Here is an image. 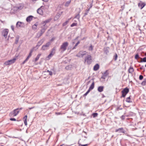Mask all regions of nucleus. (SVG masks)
Here are the masks:
<instances>
[{
  "instance_id": "36",
  "label": "nucleus",
  "mask_w": 146,
  "mask_h": 146,
  "mask_svg": "<svg viewBox=\"0 0 146 146\" xmlns=\"http://www.w3.org/2000/svg\"><path fill=\"white\" fill-rule=\"evenodd\" d=\"M46 28H45L44 27L42 28L40 30V33L43 34L45 31Z\"/></svg>"
},
{
  "instance_id": "25",
  "label": "nucleus",
  "mask_w": 146,
  "mask_h": 146,
  "mask_svg": "<svg viewBox=\"0 0 146 146\" xmlns=\"http://www.w3.org/2000/svg\"><path fill=\"white\" fill-rule=\"evenodd\" d=\"M131 96H130L129 97L126 98L125 99V101L128 103L131 102H132L131 101Z\"/></svg>"
},
{
  "instance_id": "6",
  "label": "nucleus",
  "mask_w": 146,
  "mask_h": 146,
  "mask_svg": "<svg viewBox=\"0 0 146 146\" xmlns=\"http://www.w3.org/2000/svg\"><path fill=\"white\" fill-rule=\"evenodd\" d=\"M56 48V46L54 47L52 49L50 54L48 55V58L51 57L55 53V51Z\"/></svg>"
},
{
  "instance_id": "10",
  "label": "nucleus",
  "mask_w": 146,
  "mask_h": 146,
  "mask_svg": "<svg viewBox=\"0 0 146 146\" xmlns=\"http://www.w3.org/2000/svg\"><path fill=\"white\" fill-rule=\"evenodd\" d=\"M145 5V3L142 1H140V3H138V6L141 9H142Z\"/></svg>"
},
{
  "instance_id": "23",
  "label": "nucleus",
  "mask_w": 146,
  "mask_h": 146,
  "mask_svg": "<svg viewBox=\"0 0 146 146\" xmlns=\"http://www.w3.org/2000/svg\"><path fill=\"white\" fill-rule=\"evenodd\" d=\"M141 59L142 60L141 61H139V60H137V62H146V57H144L143 58H141Z\"/></svg>"
},
{
  "instance_id": "30",
  "label": "nucleus",
  "mask_w": 146,
  "mask_h": 146,
  "mask_svg": "<svg viewBox=\"0 0 146 146\" xmlns=\"http://www.w3.org/2000/svg\"><path fill=\"white\" fill-rule=\"evenodd\" d=\"M141 57H140L139 54L138 53H137L135 56V58L137 60H138V58H140L141 59Z\"/></svg>"
},
{
  "instance_id": "49",
  "label": "nucleus",
  "mask_w": 146,
  "mask_h": 146,
  "mask_svg": "<svg viewBox=\"0 0 146 146\" xmlns=\"http://www.w3.org/2000/svg\"><path fill=\"white\" fill-rule=\"evenodd\" d=\"M86 51H84L83 52V53L81 54V57H83L84 55L86 54Z\"/></svg>"
},
{
  "instance_id": "34",
  "label": "nucleus",
  "mask_w": 146,
  "mask_h": 146,
  "mask_svg": "<svg viewBox=\"0 0 146 146\" xmlns=\"http://www.w3.org/2000/svg\"><path fill=\"white\" fill-rule=\"evenodd\" d=\"M90 90L89 89H88L86 92L83 95V97H85V98L86 96L87 95V94L90 92Z\"/></svg>"
},
{
  "instance_id": "21",
  "label": "nucleus",
  "mask_w": 146,
  "mask_h": 146,
  "mask_svg": "<svg viewBox=\"0 0 146 146\" xmlns=\"http://www.w3.org/2000/svg\"><path fill=\"white\" fill-rule=\"evenodd\" d=\"M24 7V5L23 4H19L16 7L17 9L21 10Z\"/></svg>"
},
{
  "instance_id": "37",
  "label": "nucleus",
  "mask_w": 146,
  "mask_h": 146,
  "mask_svg": "<svg viewBox=\"0 0 146 146\" xmlns=\"http://www.w3.org/2000/svg\"><path fill=\"white\" fill-rule=\"evenodd\" d=\"M94 46H93L91 44L90 46L89 47L88 50L89 51H92L93 50V48Z\"/></svg>"
},
{
  "instance_id": "39",
  "label": "nucleus",
  "mask_w": 146,
  "mask_h": 146,
  "mask_svg": "<svg viewBox=\"0 0 146 146\" xmlns=\"http://www.w3.org/2000/svg\"><path fill=\"white\" fill-rule=\"evenodd\" d=\"M70 19H68V20L66 21V22L63 23L62 24L63 27L65 26L68 24Z\"/></svg>"
},
{
  "instance_id": "57",
  "label": "nucleus",
  "mask_w": 146,
  "mask_h": 146,
  "mask_svg": "<svg viewBox=\"0 0 146 146\" xmlns=\"http://www.w3.org/2000/svg\"><path fill=\"white\" fill-rule=\"evenodd\" d=\"M49 73L50 75L52 76V72L51 71H50Z\"/></svg>"
},
{
  "instance_id": "61",
  "label": "nucleus",
  "mask_w": 146,
  "mask_h": 146,
  "mask_svg": "<svg viewBox=\"0 0 146 146\" xmlns=\"http://www.w3.org/2000/svg\"><path fill=\"white\" fill-rule=\"evenodd\" d=\"M125 117H129L130 116H131V115L130 114H128V115H125Z\"/></svg>"
},
{
  "instance_id": "43",
  "label": "nucleus",
  "mask_w": 146,
  "mask_h": 146,
  "mask_svg": "<svg viewBox=\"0 0 146 146\" xmlns=\"http://www.w3.org/2000/svg\"><path fill=\"white\" fill-rule=\"evenodd\" d=\"M77 25V23H73L72 24L70 25V27H73L74 26H76Z\"/></svg>"
},
{
  "instance_id": "26",
  "label": "nucleus",
  "mask_w": 146,
  "mask_h": 146,
  "mask_svg": "<svg viewBox=\"0 0 146 146\" xmlns=\"http://www.w3.org/2000/svg\"><path fill=\"white\" fill-rule=\"evenodd\" d=\"M41 55V54H38L37 55V56L35 58L34 61V62H36L37 60H38L40 58V56Z\"/></svg>"
},
{
  "instance_id": "14",
  "label": "nucleus",
  "mask_w": 146,
  "mask_h": 146,
  "mask_svg": "<svg viewBox=\"0 0 146 146\" xmlns=\"http://www.w3.org/2000/svg\"><path fill=\"white\" fill-rule=\"evenodd\" d=\"M51 19H49L47 20H46L45 21L42 22V24H44L43 26L44 27L46 24L47 23H49L51 21Z\"/></svg>"
},
{
  "instance_id": "42",
  "label": "nucleus",
  "mask_w": 146,
  "mask_h": 146,
  "mask_svg": "<svg viewBox=\"0 0 146 146\" xmlns=\"http://www.w3.org/2000/svg\"><path fill=\"white\" fill-rule=\"evenodd\" d=\"M71 67H71V66L68 65V66H66L65 67V68L66 70H70L71 69Z\"/></svg>"
},
{
  "instance_id": "44",
  "label": "nucleus",
  "mask_w": 146,
  "mask_h": 146,
  "mask_svg": "<svg viewBox=\"0 0 146 146\" xmlns=\"http://www.w3.org/2000/svg\"><path fill=\"white\" fill-rule=\"evenodd\" d=\"M35 47H33L30 50V52H29L30 53L32 54L34 50H35Z\"/></svg>"
},
{
  "instance_id": "46",
  "label": "nucleus",
  "mask_w": 146,
  "mask_h": 146,
  "mask_svg": "<svg viewBox=\"0 0 146 146\" xmlns=\"http://www.w3.org/2000/svg\"><path fill=\"white\" fill-rule=\"evenodd\" d=\"M42 34L41 33H38L37 34V37L38 38L40 37L42 35Z\"/></svg>"
},
{
  "instance_id": "62",
  "label": "nucleus",
  "mask_w": 146,
  "mask_h": 146,
  "mask_svg": "<svg viewBox=\"0 0 146 146\" xmlns=\"http://www.w3.org/2000/svg\"><path fill=\"white\" fill-rule=\"evenodd\" d=\"M55 39V38L54 37L52 38L50 40V41H53Z\"/></svg>"
},
{
  "instance_id": "32",
  "label": "nucleus",
  "mask_w": 146,
  "mask_h": 146,
  "mask_svg": "<svg viewBox=\"0 0 146 146\" xmlns=\"http://www.w3.org/2000/svg\"><path fill=\"white\" fill-rule=\"evenodd\" d=\"M141 84L143 86L146 85V78L144 79V80L141 83Z\"/></svg>"
},
{
  "instance_id": "7",
  "label": "nucleus",
  "mask_w": 146,
  "mask_h": 146,
  "mask_svg": "<svg viewBox=\"0 0 146 146\" xmlns=\"http://www.w3.org/2000/svg\"><path fill=\"white\" fill-rule=\"evenodd\" d=\"M50 45V42H49L46 43L45 45H42L41 48V49L42 50H45L48 49V48Z\"/></svg>"
},
{
  "instance_id": "53",
  "label": "nucleus",
  "mask_w": 146,
  "mask_h": 146,
  "mask_svg": "<svg viewBox=\"0 0 146 146\" xmlns=\"http://www.w3.org/2000/svg\"><path fill=\"white\" fill-rule=\"evenodd\" d=\"M80 41H78V42L76 43V44H75V46H77L79 44H80Z\"/></svg>"
},
{
  "instance_id": "51",
  "label": "nucleus",
  "mask_w": 146,
  "mask_h": 146,
  "mask_svg": "<svg viewBox=\"0 0 146 146\" xmlns=\"http://www.w3.org/2000/svg\"><path fill=\"white\" fill-rule=\"evenodd\" d=\"M88 144H86L84 145H82L81 144H79V146H87L88 145Z\"/></svg>"
},
{
  "instance_id": "15",
  "label": "nucleus",
  "mask_w": 146,
  "mask_h": 146,
  "mask_svg": "<svg viewBox=\"0 0 146 146\" xmlns=\"http://www.w3.org/2000/svg\"><path fill=\"white\" fill-rule=\"evenodd\" d=\"M100 68L99 65L98 64H96L95 65L93 68V70L94 71L98 70Z\"/></svg>"
},
{
  "instance_id": "22",
  "label": "nucleus",
  "mask_w": 146,
  "mask_h": 146,
  "mask_svg": "<svg viewBox=\"0 0 146 146\" xmlns=\"http://www.w3.org/2000/svg\"><path fill=\"white\" fill-rule=\"evenodd\" d=\"M94 87V82H93L90 85L88 89L90 91L93 89Z\"/></svg>"
},
{
  "instance_id": "56",
  "label": "nucleus",
  "mask_w": 146,
  "mask_h": 146,
  "mask_svg": "<svg viewBox=\"0 0 146 146\" xmlns=\"http://www.w3.org/2000/svg\"><path fill=\"white\" fill-rule=\"evenodd\" d=\"M23 109V108H17L16 109H18L17 110H19V111L20 110H22Z\"/></svg>"
},
{
  "instance_id": "31",
  "label": "nucleus",
  "mask_w": 146,
  "mask_h": 146,
  "mask_svg": "<svg viewBox=\"0 0 146 146\" xmlns=\"http://www.w3.org/2000/svg\"><path fill=\"white\" fill-rule=\"evenodd\" d=\"M81 11L80 10H80L78 12V13L76 15V16L74 17V18H76L78 19H79L80 18V12Z\"/></svg>"
},
{
  "instance_id": "63",
  "label": "nucleus",
  "mask_w": 146,
  "mask_h": 146,
  "mask_svg": "<svg viewBox=\"0 0 146 146\" xmlns=\"http://www.w3.org/2000/svg\"><path fill=\"white\" fill-rule=\"evenodd\" d=\"M26 62L24 60V61H23L22 63V64H25V63Z\"/></svg>"
},
{
  "instance_id": "16",
  "label": "nucleus",
  "mask_w": 146,
  "mask_h": 146,
  "mask_svg": "<svg viewBox=\"0 0 146 146\" xmlns=\"http://www.w3.org/2000/svg\"><path fill=\"white\" fill-rule=\"evenodd\" d=\"M109 47H107L105 48L104 49V53L106 55H108V53L109 52Z\"/></svg>"
},
{
  "instance_id": "28",
  "label": "nucleus",
  "mask_w": 146,
  "mask_h": 146,
  "mask_svg": "<svg viewBox=\"0 0 146 146\" xmlns=\"http://www.w3.org/2000/svg\"><path fill=\"white\" fill-rule=\"evenodd\" d=\"M105 77H106L105 76H104L102 74V76L101 77V78L100 79V81L101 82H104L105 81Z\"/></svg>"
},
{
  "instance_id": "58",
  "label": "nucleus",
  "mask_w": 146,
  "mask_h": 146,
  "mask_svg": "<svg viewBox=\"0 0 146 146\" xmlns=\"http://www.w3.org/2000/svg\"><path fill=\"white\" fill-rule=\"evenodd\" d=\"M38 23L37 22H36L35 24H34L33 26H37L38 25Z\"/></svg>"
},
{
  "instance_id": "29",
  "label": "nucleus",
  "mask_w": 146,
  "mask_h": 146,
  "mask_svg": "<svg viewBox=\"0 0 146 146\" xmlns=\"http://www.w3.org/2000/svg\"><path fill=\"white\" fill-rule=\"evenodd\" d=\"M109 74V73L108 72V70H106L105 72L103 73H102V74L105 76H107Z\"/></svg>"
},
{
  "instance_id": "3",
  "label": "nucleus",
  "mask_w": 146,
  "mask_h": 146,
  "mask_svg": "<svg viewBox=\"0 0 146 146\" xmlns=\"http://www.w3.org/2000/svg\"><path fill=\"white\" fill-rule=\"evenodd\" d=\"M68 43L67 42L63 43L61 45L60 49L63 50V51H65L67 47L68 46Z\"/></svg>"
},
{
  "instance_id": "38",
  "label": "nucleus",
  "mask_w": 146,
  "mask_h": 146,
  "mask_svg": "<svg viewBox=\"0 0 146 146\" xmlns=\"http://www.w3.org/2000/svg\"><path fill=\"white\" fill-rule=\"evenodd\" d=\"M117 57L118 56L117 54L116 53H115V55L113 56V59L115 61H116L117 60Z\"/></svg>"
},
{
  "instance_id": "18",
  "label": "nucleus",
  "mask_w": 146,
  "mask_h": 146,
  "mask_svg": "<svg viewBox=\"0 0 146 146\" xmlns=\"http://www.w3.org/2000/svg\"><path fill=\"white\" fill-rule=\"evenodd\" d=\"M27 115H25L23 117V120L24 121V123L26 126H27Z\"/></svg>"
},
{
  "instance_id": "13",
  "label": "nucleus",
  "mask_w": 146,
  "mask_h": 146,
  "mask_svg": "<svg viewBox=\"0 0 146 146\" xmlns=\"http://www.w3.org/2000/svg\"><path fill=\"white\" fill-rule=\"evenodd\" d=\"M104 87L103 86H100L98 87L97 90L100 92H102L104 90Z\"/></svg>"
},
{
  "instance_id": "48",
  "label": "nucleus",
  "mask_w": 146,
  "mask_h": 146,
  "mask_svg": "<svg viewBox=\"0 0 146 146\" xmlns=\"http://www.w3.org/2000/svg\"><path fill=\"white\" fill-rule=\"evenodd\" d=\"M139 69L141 70L143 69L144 70H143V72L145 71V68L143 66H141L139 68Z\"/></svg>"
},
{
  "instance_id": "4",
  "label": "nucleus",
  "mask_w": 146,
  "mask_h": 146,
  "mask_svg": "<svg viewBox=\"0 0 146 146\" xmlns=\"http://www.w3.org/2000/svg\"><path fill=\"white\" fill-rule=\"evenodd\" d=\"M16 60L15 58H14L13 59L5 61L4 64L6 65H9L13 64L14 63Z\"/></svg>"
},
{
  "instance_id": "33",
  "label": "nucleus",
  "mask_w": 146,
  "mask_h": 146,
  "mask_svg": "<svg viewBox=\"0 0 146 146\" xmlns=\"http://www.w3.org/2000/svg\"><path fill=\"white\" fill-rule=\"evenodd\" d=\"M19 36H17L16 37V39H15V44H17L18 43V41L19 40Z\"/></svg>"
},
{
  "instance_id": "50",
  "label": "nucleus",
  "mask_w": 146,
  "mask_h": 146,
  "mask_svg": "<svg viewBox=\"0 0 146 146\" xmlns=\"http://www.w3.org/2000/svg\"><path fill=\"white\" fill-rule=\"evenodd\" d=\"M88 12H88L85 10V12L84 13V15L83 16V17H85V16H86V15H87L88 14Z\"/></svg>"
},
{
  "instance_id": "41",
  "label": "nucleus",
  "mask_w": 146,
  "mask_h": 146,
  "mask_svg": "<svg viewBox=\"0 0 146 146\" xmlns=\"http://www.w3.org/2000/svg\"><path fill=\"white\" fill-rule=\"evenodd\" d=\"M125 116L124 115H122L120 117V118L122 120H124L125 119Z\"/></svg>"
},
{
  "instance_id": "17",
  "label": "nucleus",
  "mask_w": 146,
  "mask_h": 146,
  "mask_svg": "<svg viewBox=\"0 0 146 146\" xmlns=\"http://www.w3.org/2000/svg\"><path fill=\"white\" fill-rule=\"evenodd\" d=\"M18 109H15L13 111V116H16L19 113V111L17 110Z\"/></svg>"
},
{
  "instance_id": "11",
  "label": "nucleus",
  "mask_w": 146,
  "mask_h": 146,
  "mask_svg": "<svg viewBox=\"0 0 146 146\" xmlns=\"http://www.w3.org/2000/svg\"><path fill=\"white\" fill-rule=\"evenodd\" d=\"M9 120L11 121H20L21 122V125H20L21 126H22L23 125V123L22 122V120H17L16 119L14 118H10Z\"/></svg>"
},
{
  "instance_id": "24",
  "label": "nucleus",
  "mask_w": 146,
  "mask_h": 146,
  "mask_svg": "<svg viewBox=\"0 0 146 146\" xmlns=\"http://www.w3.org/2000/svg\"><path fill=\"white\" fill-rule=\"evenodd\" d=\"M128 72L129 73H131L134 71V69L133 67L130 66L128 70Z\"/></svg>"
},
{
  "instance_id": "64",
  "label": "nucleus",
  "mask_w": 146,
  "mask_h": 146,
  "mask_svg": "<svg viewBox=\"0 0 146 146\" xmlns=\"http://www.w3.org/2000/svg\"><path fill=\"white\" fill-rule=\"evenodd\" d=\"M90 9L89 8L88 9H86V10L89 12L90 10Z\"/></svg>"
},
{
  "instance_id": "60",
  "label": "nucleus",
  "mask_w": 146,
  "mask_h": 146,
  "mask_svg": "<svg viewBox=\"0 0 146 146\" xmlns=\"http://www.w3.org/2000/svg\"><path fill=\"white\" fill-rule=\"evenodd\" d=\"M44 6H42L39 8H40V9H44Z\"/></svg>"
},
{
  "instance_id": "20",
  "label": "nucleus",
  "mask_w": 146,
  "mask_h": 146,
  "mask_svg": "<svg viewBox=\"0 0 146 146\" xmlns=\"http://www.w3.org/2000/svg\"><path fill=\"white\" fill-rule=\"evenodd\" d=\"M22 24H23V23L21 22L18 21L17 23H16V26L17 27H23V25Z\"/></svg>"
},
{
  "instance_id": "19",
  "label": "nucleus",
  "mask_w": 146,
  "mask_h": 146,
  "mask_svg": "<svg viewBox=\"0 0 146 146\" xmlns=\"http://www.w3.org/2000/svg\"><path fill=\"white\" fill-rule=\"evenodd\" d=\"M37 12L40 15H43V11L40 8H38L37 10Z\"/></svg>"
},
{
  "instance_id": "5",
  "label": "nucleus",
  "mask_w": 146,
  "mask_h": 146,
  "mask_svg": "<svg viewBox=\"0 0 146 146\" xmlns=\"http://www.w3.org/2000/svg\"><path fill=\"white\" fill-rule=\"evenodd\" d=\"M9 31L8 29H4L2 32V35L5 37L6 38L7 37V34L9 33Z\"/></svg>"
},
{
  "instance_id": "45",
  "label": "nucleus",
  "mask_w": 146,
  "mask_h": 146,
  "mask_svg": "<svg viewBox=\"0 0 146 146\" xmlns=\"http://www.w3.org/2000/svg\"><path fill=\"white\" fill-rule=\"evenodd\" d=\"M35 47H33L30 50V52H29L30 53L32 54L34 50H35Z\"/></svg>"
},
{
  "instance_id": "35",
  "label": "nucleus",
  "mask_w": 146,
  "mask_h": 146,
  "mask_svg": "<svg viewBox=\"0 0 146 146\" xmlns=\"http://www.w3.org/2000/svg\"><path fill=\"white\" fill-rule=\"evenodd\" d=\"M98 115V113H92V116L94 118L96 117Z\"/></svg>"
},
{
  "instance_id": "54",
  "label": "nucleus",
  "mask_w": 146,
  "mask_h": 146,
  "mask_svg": "<svg viewBox=\"0 0 146 146\" xmlns=\"http://www.w3.org/2000/svg\"><path fill=\"white\" fill-rule=\"evenodd\" d=\"M92 6V3H90L89 4V7L90 9H91Z\"/></svg>"
},
{
  "instance_id": "27",
  "label": "nucleus",
  "mask_w": 146,
  "mask_h": 146,
  "mask_svg": "<svg viewBox=\"0 0 146 146\" xmlns=\"http://www.w3.org/2000/svg\"><path fill=\"white\" fill-rule=\"evenodd\" d=\"M71 0H69L67 1H66L65 3L64 6L65 7H68L70 5L71 2Z\"/></svg>"
},
{
  "instance_id": "12",
  "label": "nucleus",
  "mask_w": 146,
  "mask_h": 146,
  "mask_svg": "<svg viewBox=\"0 0 146 146\" xmlns=\"http://www.w3.org/2000/svg\"><path fill=\"white\" fill-rule=\"evenodd\" d=\"M34 17L32 15H30L28 16L26 19V21L27 22H30Z\"/></svg>"
},
{
  "instance_id": "47",
  "label": "nucleus",
  "mask_w": 146,
  "mask_h": 146,
  "mask_svg": "<svg viewBox=\"0 0 146 146\" xmlns=\"http://www.w3.org/2000/svg\"><path fill=\"white\" fill-rule=\"evenodd\" d=\"M143 77L142 75H141L139 76V79L140 80H142L143 79Z\"/></svg>"
},
{
  "instance_id": "2",
  "label": "nucleus",
  "mask_w": 146,
  "mask_h": 146,
  "mask_svg": "<svg viewBox=\"0 0 146 146\" xmlns=\"http://www.w3.org/2000/svg\"><path fill=\"white\" fill-rule=\"evenodd\" d=\"M87 56L84 59L85 62L87 61L88 64H90L92 62V56L90 55H87Z\"/></svg>"
},
{
  "instance_id": "1",
  "label": "nucleus",
  "mask_w": 146,
  "mask_h": 146,
  "mask_svg": "<svg viewBox=\"0 0 146 146\" xmlns=\"http://www.w3.org/2000/svg\"><path fill=\"white\" fill-rule=\"evenodd\" d=\"M129 92V89L127 87H126L124 88L121 91V96L120 98H125Z\"/></svg>"
},
{
  "instance_id": "55",
  "label": "nucleus",
  "mask_w": 146,
  "mask_h": 146,
  "mask_svg": "<svg viewBox=\"0 0 146 146\" xmlns=\"http://www.w3.org/2000/svg\"><path fill=\"white\" fill-rule=\"evenodd\" d=\"M11 29L12 30L14 31V26L13 25H11Z\"/></svg>"
},
{
  "instance_id": "40",
  "label": "nucleus",
  "mask_w": 146,
  "mask_h": 146,
  "mask_svg": "<svg viewBox=\"0 0 146 146\" xmlns=\"http://www.w3.org/2000/svg\"><path fill=\"white\" fill-rule=\"evenodd\" d=\"M123 109V108H120L119 106H117V108H116L115 109V110L116 111H118L119 110H122Z\"/></svg>"
},
{
  "instance_id": "52",
  "label": "nucleus",
  "mask_w": 146,
  "mask_h": 146,
  "mask_svg": "<svg viewBox=\"0 0 146 146\" xmlns=\"http://www.w3.org/2000/svg\"><path fill=\"white\" fill-rule=\"evenodd\" d=\"M33 29H34L35 30H36L37 29V26H33Z\"/></svg>"
},
{
  "instance_id": "9",
  "label": "nucleus",
  "mask_w": 146,
  "mask_h": 146,
  "mask_svg": "<svg viewBox=\"0 0 146 146\" xmlns=\"http://www.w3.org/2000/svg\"><path fill=\"white\" fill-rule=\"evenodd\" d=\"M115 132H118L119 133H125L126 132L125 130H124V129L122 127L119 128L118 129H116L115 130Z\"/></svg>"
},
{
  "instance_id": "8",
  "label": "nucleus",
  "mask_w": 146,
  "mask_h": 146,
  "mask_svg": "<svg viewBox=\"0 0 146 146\" xmlns=\"http://www.w3.org/2000/svg\"><path fill=\"white\" fill-rule=\"evenodd\" d=\"M43 42L44 40L42 39H41L38 42L37 45L35 47V50H36L38 48V47L43 43Z\"/></svg>"
},
{
  "instance_id": "59",
  "label": "nucleus",
  "mask_w": 146,
  "mask_h": 146,
  "mask_svg": "<svg viewBox=\"0 0 146 146\" xmlns=\"http://www.w3.org/2000/svg\"><path fill=\"white\" fill-rule=\"evenodd\" d=\"M56 113L57 115H59L61 114L60 112H56Z\"/></svg>"
}]
</instances>
